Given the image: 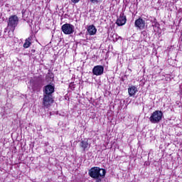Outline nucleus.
<instances>
[{"mask_svg": "<svg viewBox=\"0 0 182 182\" xmlns=\"http://www.w3.org/2000/svg\"><path fill=\"white\" fill-rule=\"evenodd\" d=\"M31 89L33 92H40L42 88V80H31L30 81Z\"/></svg>", "mask_w": 182, "mask_h": 182, "instance_id": "4", "label": "nucleus"}, {"mask_svg": "<svg viewBox=\"0 0 182 182\" xmlns=\"http://www.w3.org/2000/svg\"><path fill=\"white\" fill-rule=\"evenodd\" d=\"M66 16H68V14H65V16H64V18H66Z\"/></svg>", "mask_w": 182, "mask_h": 182, "instance_id": "22", "label": "nucleus"}, {"mask_svg": "<svg viewBox=\"0 0 182 182\" xmlns=\"http://www.w3.org/2000/svg\"><path fill=\"white\" fill-rule=\"evenodd\" d=\"M55 93V84H48L43 87L44 95H52Z\"/></svg>", "mask_w": 182, "mask_h": 182, "instance_id": "8", "label": "nucleus"}, {"mask_svg": "<svg viewBox=\"0 0 182 182\" xmlns=\"http://www.w3.org/2000/svg\"><path fill=\"white\" fill-rule=\"evenodd\" d=\"M134 25L138 29H144L146 28V21L143 18H139L135 21Z\"/></svg>", "mask_w": 182, "mask_h": 182, "instance_id": "10", "label": "nucleus"}, {"mask_svg": "<svg viewBox=\"0 0 182 182\" xmlns=\"http://www.w3.org/2000/svg\"><path fill=\"white\" fill-rule=\"evenodd\" d=\"M103 0H90L91 4H94V5H99V4H102Z\"/></svg>", "mask_w": 182, "mask_h": 182, "instance_id": "16", "label": "nucleus"}, {"mask_svg": "<svg viewBox=\"0 0 182 182\" xmlns=\"http://www.w3.org/2000/svg\"><path fill=\"white\" fill-rule=\"evenodd\" d=\"M141 38L144 41H146V39H147V31H141Z\"/></svg>", "mask_w": 182, "mask_h": 182, "instance_id": "15", "label": "nucleus"}, {"mask_svg": "<svg viewBox=\"0 0 182 182\" xmlns=\"http://www.w3.org/2000/svg\"><path fill=\"white\" fill-rule=\"evenodd\" d=\"M19 22V18H18V16H11L9 18L8 21V26L9 28H11L13 29V31H15V28L18 26V23Z\"/></svg>", "mask_w": 182, "mask_h": 182, "instance_id": "5", "label": "nucleus"}, {"mask_svg": "<svg viewBox=\"0 0 182 182\" xmlns=\"http://www.w3.org/2000/svg\"><path fill=\"white\" fill-rule=\"evenodd\" d=\"M88 174L91 178L96 180V182H102V180L106 176V169L94 166L88 171Z\"/></svg>", "mask_w": 182, "mask_h": 182, "instance_id": "1", "label": "nucleus"}, {"mask_svg": "<svg viewBox=\"0 0 182 182\" xmlns=\"http://www.w3.org/2000/svg\"><path fill=\"white\" fill-rule=\"evenodd\" d=\"M61 30L65 35H72L75 32V26L70 23H65L61 26Z\"/></svg>", "mask_w": 182, "mask_h": 182, "instance_id": "3", "label": "nucleus"}, {"mask_svg": "<svg viewBox=\"0 0 182 182\" xmlns=\"http://www.w3.org/2000/svg\"><path fill=\"white\" fill-rule=\"evenodd\" d=\"M31 52H32V53H35V52H36V50H35V49H32Z\"/></svg>", "mask_w": 182, "mask_h": 182, "instance_id": "21", "label": "nucleus"}, {"mask_svg": "<svg viewBox=\"0 0 182 182\" xmlns=\"http://www.w3.org/2000/svg\"><path fill=\"white\" fill-rule=\"evenodd\" d=\"M66 16H68V14H65V16H64V18H66Z\"/></svg>", "mask_w": 182, "mask_h": 182, "instance_id": "23", "label": "nucleus"}, {"mask_svg": "<svg viewBox=\"0 0 182 182\" xmlns=\"http://www.w3.org/2000/svg\"><path fill=\"white\" fill-rule=\"evenodd\" d=\"M163 119V112L160 110H156L154 112L151 117H149V120L151 123L156 124L157 123H160L161 119Z\"/></svg>", "mask_w": 182, "mask_h": 182, "instance_id": "2", "label": "nucleus"}, {"mask_svg": "<svg viewBox=\"0 0 182 182\" xmlns=\"http://www.w3.org/2000/svg\"><path fill=\"white\" fill-rule=\"evenodd\" d=\"M79 1H80V0H71V2H73V4H77V2H79Z\"/></svg>", "mask_w": 182, "mask_h": 182, "instance_id": "20", "label": "nucleus"}, {"mask_svg": "<svg viewBox=\"0 0 182 182\" xmlns=\"http://www.w3.org/2000/svg\"><path fill=\"white\" fill-rule=\"evenodd\" d=\"M127 21V18H126V16H124V13H121L119 18L117 20V25L118 26H123V25L126 24V22Z\"/></svg>", "mask_w": 182, "mask_h": 182, "instance_id": "11", "label": "nucleus"}, {"mask_svg": "<svg viewBox=\"0 0 182 182\" xmlns=\"http://www.w3.org/2000/svg\"><path fill=\"white\" fill-rule=\"evenodd\" d=\"M152 26H154L155 28H159V26H160V24H159V22H157L156 18L152 22Z\"/></svg>", "mask_w": 182, "mask_h": 182, "instance_id": "18", "label": "nucleus"}, {"mask_svg": "<svg viewBox=\"0 0 182 182\" xmlns=\"http://www.w3.org/2000/svg\"><path fill=\"white\" fill-rule=\"evenodd\" d=\"M53 103V95L49 94H43V105L45 107H49Z\"/></svg>", "mask_w": 182, "mask_h": 182, "instance_id": "6", "label": "nucleus"}, {"mask_svg": "<svg viewBox=\"0 0 182 182\" xmlns=\"http://www.w3.org/2000/svg\"><path fill=\"white\" fill-rule=\"evenodd\" d=\"M136 92H139L136 86L132 85L128 88V93L130 97L134 96Z\"/></svg>", "mask_w": 182, "mask_h": 182, "instance_id": "12", "label": "nucleus"}, {"mask_svg": "<svg viewBox=\"0 0 182 182\" xmlns=\"http://www.w3.org/2000/svg\"><path fill=\"white\" fill-rule=\"evenodd\" d=\"M79 146L82 151H87L89 149H90V143H89V139L85 138L84 139H81Z\"/></svg>", "mask_w": 182, "mask_h": 182, "instance_id": "7", "label": "nucleus"}, {"mask_svg": "<svg viewBox=\"0 0 182 182\" xmlns=\"http://www.w3.org/2000/svg\"><path fill=\"white\" fill-rule=\"evenodd\" d=\"M33 38V36H30L28 38L26 39V41H28V42H31Z\"/></svg>", "mask_w": 182, "mask_h": 182, "instance_id": "19", "label": "nucleus"}, {"mask_svg": "<svg viewBox=\"0 0 182 182\" xmlns=\"http://www.w3.org/2000/svg\"><path fill=\"white\" fill-rule=\"evenodd\" d=\"M103 72H105V67L102 65H96L92 69V73L95 76H102Z\"/></svg>", "mask_w": 182, "mask_h": 182, "instance_id": "9", "label": "nucleus"}, {"mask_svg": "<svg viewBox=\"0 0 182 182\" xmlns=\"http://www.w3.org/2000/svg\"><path fill=\"white\" fill-rule=\"evenodd\" d=\"M31 43L27 40H26L25 43H23V48L25 49H27V48H29L31 46Z\"/></svg>", "mask_w": 182, "mask_h": 182, "instance_id": "17", "label": "nucleus"}, {"mask_svg": "<svg viewBox=\"0 0 182 182\" xmlns=\"http://www.w3.org/2000/svg\"><path fill=\"white\" fill-rule=\"evenodd\" d=\"M55 77V76L53 75V73L49 72L48 73V74L46 76V82H48V83L51 84V82H53V78Z\"/></svg>", "mask_w": 182, "mask_h": 182, "instance_id": "14", "label": "nucleus"}, {"mask_svg": "<svg viewBox=\"0 0 182 182\" xmlns=\"http://www.w3.org/2000/svg\"><path fill=\"white\" fill-rule=\"evenodd\" d=\"M87 32H88L90 36L96 35L97 29H96V27L94 25H91L87 27Z\"/></svg>", "mask_w": 182, "mask_h": 182, "instance_id": "13", "label": "nucleus"}]
</instances>
